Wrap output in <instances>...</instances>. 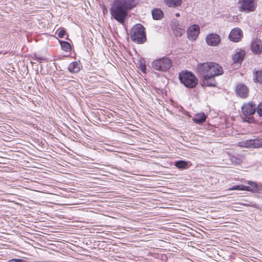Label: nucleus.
Here are the masks:
<instances>
[{
    "label": "nucleus",
    "instance_id": "obj_17",
    "mask_svg": "<svg viewBox=\"0 0 262 262\" xmlns=\"http://www.w3.org/2000/svg\"><path fill=\"white\" fill-rule=\"evenodd\" d=\"M206 116L204 113L198 114L193 118V121L197 124H201L205 122Z\"/></svg>",
    "mask_w": 262,
    "mask_h": 262
},
{
    "label": "nucleus",
    "instance_id": "obj_12",
    "mask_svg": "<svg viewBox=\"0 0 262 262\" xmlns=\"http://www.w3.org/2000/svg\"><path fill=\"white\" fill-rule=\"evenodd\" d=\"M251 50L254 53L259 54L262 52V41L260 39H253L251 45Z\"/></svg>",
    "mask_w": 262,
    "mask_h": 262
},
{
    "label": "nucleus",
    "instance_id": "obj_22",
    "mask_svg": "<svg viewBox=\"0 0 262 262\" xmlns=\"http://www.w3.org/2000/svg\"><path fill=\"white\" fill-rule=\"evenodd\" d=\"M228 156L230 161L234 165H239L242 162V159L235 155L229 154Z\"/></svg>",
    "mask_w": 262,
    "mask_h": 262
},
{
    "label": "nucleus",
    "instance_id": "obj_15",
    "mask_svg": "<svg viewBox=\"0 0 262 262\" xmlns=\"http://www.w3.org/2000/svg\"><path fill=\"white\" fill-rule=\"evenodd\" d=\"M248 186H245L246 191H251L252 192H257L261 189V187L255 182L249 181L248 182Z\"/></svg>",
    "mask_w": 262,
    "mask_h": 262
},
{
    "label": "nucleus",
    "instance_id": "obj_33",
    "mask_svg": "<svg viewBox=\"0 0 262 262\" xmlns=\"http://www.w3.org/2000/svg\"><path fill=\"white\" fill-rule=\"evenodd\" d=\"M23 259H13L10 262H22Z\"/></svg>",
    "mask_w": 262,
    "mask_h": 262
},
{
    "label": "nucleus",
    "instance_id": "obj_29",
    "mask_svg": "<svg viewBox=\"0 0 262 262\" xmlns=\"http://www.w3.org/2000/svg\"><path fill=\"white\" fill-rule=\"evenodd\" d=\"M34 59L38 62H41V61H45L47 60V58L43 56H39L37 54L34 55Z\"/></svg>",
    "mask_w": 262,
    "mask_h": 262
},
{
    "label": "nucleus",
    "instance_id": "obj_18",
    "mask_svg": "<svg viewBox=\"0 0 262 262\" xmlns=\"http://www.w3.org/2000/svg\"><path fill=\"white\" fill-rule=\"evenodd\" d=\"M151 14L153 19L155 20H160L163 16V11L158 8L153 9L151 11Z\"/></svg>",
    "mask_w": 262,
    "mask_h": 262
},
{
    "label": "nucleus",
    "instance_id": "obj_27",
    "mask_svg": "<svg viewBox=\"0 0 262 262\" xmlns=\"http://www.w3.org/2000/svg\"><path fill=\"white\" fill-rule=\"evenodd\" d=\"M256 112L259 117H262V102L258 105H256Z\"/></svg>",
    "mask_w": 262,
    "mask_h": 262
},
{
    "label": "nucleus",
    "instance_id": "obj_24",
    "mask_svg": "<svg viewBox=\"0 0 262 262\" xmlns=\"http://www.w3.org/2000/svg\"><path fill=\"white\" fill-rule=\"evenodd\" d=\"M174 165L179 169H184L188 166V163L185 161L180 160L175 162Z\"/></svg>",
    "mask_w": 262,
    "mask_h": 262
},
{
    "label": "nucleus",
    "instance_id": "obj_23",
    "mask_svg": "<svg viewBox=\"0 0 262 262\" xmlns=\"http://www.w3.org/2000/svg\"><path fill=\"white\" fill-rule=\"evenodd\" d=\"M61 49L66 52H70L71 46L69 42L66 41L59 40Z\"/></svg>",
    "mask_w": 262,
    "mask_h": 262
},
{
    "label": "nucleus",
    "instance_id": "obj_5",
    "mask_svg": "<svg viewBox=\"0 0 262 262\" xmlns=\"http://www.w3.org/2000/svg\"><path fill=\"white\" fill-rule=\"evenodd\" d=\"M241 109L243 115L246 118L244 121L249 123H254L255 120L253 115L256 112V104L253 102L244 103Z\"/></svg>",
    "mask_w": 262,
    "mask_h": 262
},
{
    "label": "nucleus",
    "instance_id": "obj_10",
    "mask_svg": "<svg viewBox=\"0 0 262 262\" xmlns=\"http://www.w3.org/2000/svg\"><path fill=\"white\" fill-rule=\"evenodd\" d=\"M200 33V28L198 25H193L187 29L188 38L192 40H195Z\"/></svg>",
    "mask_w": 262,
    "mask_h": 262
},
{
    "label": "nucleus",
    "instance_id": "obj_14",
    "mask_svg": "<svg viewBox=\"0 0 262 262\" xmlns=\"http://www.w3.org/2000/svg\"><path fill=\"white\" fill-rule=\"evenodd\" d=\"M81 67L79 62L73 61L69 64L68 69L70 73L74 74L79 72Z\"/></svg>",
    "mask_w": 262,
    "mask_h": 262
},
{
    "label": "nucleus",
    "instance_id": "obj_8",
    "mask_svg": "<svg viewBox=\"0 0 262 262\" xmlns=\"http://www.w3.org/2000/svg\"><path fill=\"white\" fill-rule=\"evenodd\" d=\"M206 43L210 46H217L221 42L220 36L215 33H211L206 37Z\"/></svg>",
    "mask_w": 262,
    "mask_h": 262
},
{
    "label": "nucleus",
    "instance_id": "obj_1",
    "mask_svg": "<svg viewBox=\"0 0 262 262\" xmlns=\"http://www.w3.org/2000/svg\"><path fill=\"white\" fill-rule=\"evenodd\" d=\"M137 0H115L110 8L112 18L121 24H123L129 10L137 4Z\"/></svg>",
    "mask_w": 262,
    "mask_h": 262
},
{
    "label": "nucleus",
    "instance_id": "obj_31",
    "mask_svg": "<svg viewBox=\"0 0 262 262\" xmlns=\"http://www.w3.org/2000/svg\"><path fill=\"white\" fill-rule=\"evenodd\" d=\"M66 32L65 30L61 29L58 33V34H57L58 37L59 38H63L64 37V35L66 34Z\"/></svg>",
    "mask_w": 262,
    "mask_h": 262
},
{
    "label": "nucleus",
    "instance_id": "obj_9",
    "mask_svg": "<svg viewBox=\"0 0 262 262\" xmlns=\"http://www.w3.org/2000/svg\"><path fill=\"white\" fill-rule=\"evenodd\" d=\"M235 92L237 95L242 98H246L248 96V89L242 83H238L237 84Z\"/></svg>",
    "mask_w": 262,
    "mask_h": 262
},
{
    "label": "nucleus",
    "instance_id": "obj_21",
    "mask_svg": "<svg viewBox=\"0 0 262 262\" xmlns=\"http://www.w3.org/2000/svg\"><path fill=\"white\" fill-rule=\"evenodd\" d=\"M252 148H262V138L251 139Z\"/></svg>",
    "mask_w": 262,
    "mask_h": 262
},
{
    "label": "nucleus",
    "instance_id": "obj_32",
    "mask_svg": "<svg viewBox=\"0 0 262 262\" xmlns=\"http://www.w3.org/2000/svg\"><path fill=\"white\" fill-rule=\"evenodd\" d=\"M140 69H141V71L143 73H146V70L145 65L142 64V63H141V64L140 65Z\"/></svg>",
    "mask_w": 262,
    "mask_h": 262
},
{
    "label": "nucleus",
    "instance_id": "obj_19",
    "mask_svg": "<svg viewBox=\"0 0 262 262\" xmlns=\"http://www.w3.org/2000/svg\"><path fill=\"white\" fill-rule=\"evenodd\" d=\"M164 3L170 7H176L181 4L182 0H164Z\"/></svg>",
    "mask_w": 262,
    "mask_h": 262
},
{
    "label": "nucleus",
    "instance_id": "obj_25",
    "mask_svg": "<svg viewBox=\"0 0 262 262\" xmlns=\"http://www.w3.org/2000/svg\"><path fill=\"white\" fill-rule=\"evenodd\" d=\"M254 80L255 82H258L262 84V70L256 71L255 73Z\"/></svg>",
    "mask_w": 262,
    "mask_h": 262
},
{
    "label": "nucleus",
    "instance_id": "obj_20",
    "mask_svg": "<svg viewBox=\"0 0 262 262\" xmlns=\"http://www.w3.org/2000/svg\"><path fill=\"white\" fill-rule=\"evenodd\" d=\"M237 145L241 147L252 148L251 139L239 141L238 142Z\"/></svg>",
    "mask_w": 262,
    "mask_h": 262
},
{
    "label": "nucleus",
    "instance_id": "obj_7",
    "mask_svg": "<svg viewBox=\"0 0 262 262\" xmlns=\"http://www.w3.org/2000/svg\"><path fill=\"white\" fill-rule=\"evenodd\" d=\"M238 4L241 11H253L255 8L254 0H238Z\"/></svg>",
    "mask_w": 262,
    "mask_h": 262
},
{
    "label": "nucleus",
    "instance_id": "obj_11",
    "mask_svg": "<svg viewBox=\"0 0 262 262\" xmlns=\"http://www.w3.org/2000/svg\"><path fill=\"white\" fill-rule=\"evenodd\" d=\"M243 36V32L241 29L238 28L233 29L229 35V39L234 42H238Z\"/></svg>",
    "mask_w": 262,
    "mask_h": 262
},
{
    "label": "nucleus",
    "instance_id": "obj_3",
    "mask_svg": "<svg viewBox=\"0 0 262 262\" xmlns=\"http://www.w3.org/2000/svg\"><path fill=\"white\" fill-rule=\"evenodd\" d=\"M179 79L182 84L189 89L194 88L198 82V79L195 75L192 72L188 71L180 72Z\"/></svg>",
    "mask_w": 262,
    "mask_h": 262
},
{
    "label": "nucleus",
    "instance_id": "obj_34",
    "mask_svg": "<svg viewBox=\"0 0 262 262\" xmlns=\"http://www.w3.org/2000/svg\"><path fill=\"white\" fill-rule=\"evenodd\" d=\"M175 15H176V17H179L180 16V14L179 13H177L175 14Z\"/></svg>",
    "mask_w": 262,
    "mask_h": 262
},
{
    "label": "nucleus",
    "instance_id": "obj_26",
    "mask_svg": "<svg viewBox=\"0 0 262 262\" xmlns=\"http://www.w3.org/2000/svg\"><path fill=\"white\" fill-rule=\"evenodd\" d=\"M173 33L176 36H181L184 33V30L180 28H177L173 30Z\"/></svg>",
    "mask_w": 262,
    "mask_h": 262
},
{
    "label": "nucleus",
    "instance_id": "obj_16",
    "mask_svg": "<svg viewBox=\"0 0 262 262\" xmlns=\"http://www.w3.org/2000/svg\"><path fill=\"white\" fill-rule=\"evenodd\" d=\"M245 55V52L244 51L237 52L232 57L234 63H241L243 61Z\"/></svg>",
    "mask_w": 262,
    "mask_h": 262
},
{
    "label": "nucleus",
    "instance_id": "obj_28",
    "mask_svg": "<svg viewBox=\"0 0 262 262\" xmlns=\"http://www.w3.org/2000/svg\"><path fill=\"white\" fill-rule=\"evenodd\" d=\"M245 185H233L231 188V190H245Z\"/></svg>",
    "mask_w": 262,
    "mask_h": 262
},
{
    "label": "nucleus",
    "instance_id": "obj_4",
    "mask_svg": "<svg viewBox=\"0 0 262 262\" xmlns=\"http://www.w3.org/2000/svg\"><path fill=\"white\" fill-rule=\"evenodd\" d=\"M131 39L138 43H143L146 40L145 29L141 24H137L130 31Z\"/></svg>",
    "mask_w": 262,
    "mask_h": 262
},
{
    "label": "nucleus",
    "instance_id": "obj_13",
    "mask_svg": "<svg viewBox=\"0 0 262 262\" xmlns=\"http://www.w3.org/2000/svg\"><path fill=\"white\" fill-rule=\"evenodd\" d=\"M202 83L203 86L214 87L216 86V82L215 80L214 77H207L206 76H202Z\"/></svg>",
    "mask_w": 262,
    "mask_h": 262
},
{
    "label": "nucleus",
    "instance_id": "obj_2",
    "mask_svg": "<svg viewBox=\"0 0 262 262\" xmlns=\"http://www.w3.org/2000/svg\"><path fill=\"white\" fill-rule=\"evenodd\" d=\"M196 72L202 76L214 77L223 74V69L221 66L215 62H204L198 64Z\"/></svg>",
    "mask_w": 262,
    "mask_h": 262
},
{
    "label": "nucleus",
    "instance_id": "obj_6",
    "mask_svg": "<svg viewBox=\"0 0 262 262\" xmlns=\"http://www.w3.org/2000/svg\"><path fill=\"white\" fill-rule=\"evenodd\" d=\"M172 65V60L167 57H163L155 60L151 63L152 68L154 69L161 72L167 71Z\"/></svg>",
    "mask_w": 262,
    "mask_h": 262
},
{
    "label": "nucleus",
    "instance_id": "obj_30",
    "mask_svg": "<svg viewBox=\"0 0 262 262\" xmlns=\"http://www.w3.org/2000/svg\"><path fill=\"white\" fill-rule=\"evenodd\" d=\"M242 205L244 206H250V207H252L256 208H257L258 207V205L253 203L252 202H247V203H243Z\"/></svg>",
    "mask_w": 262,
    "mask_h": 262
}]
</instances>
